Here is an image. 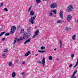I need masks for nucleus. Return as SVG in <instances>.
<instances>
[{"mask_svg":"<svg viewBox=\"0 0 78 78\" xmlns=\"http://www.w3.org/2000/svg\"><path fill=\"white\" fill-rule=\"evenodd\" d=\"M73 10V6L72 5H69L66 11L67 12H71Z\"/></svg>","mask_w":78,"mask_h":78,"instance_id":"obj_1","label":"nucleus"},{"mask_svg":"<svg viewBox=\"0 0 78 78\" xmlns=\"http://www.w3.org/2000/svg\"><path fill=\"white\" fill-rule=\"evenodd\" d=\"M36 18V16H34L33 17H31L30 18L29 22H31V23L32 24H34V20Z\"/></svg>","mask_w":78,"mask_h":78,"instance_id":"obj_2","label":"nucleus"},{"mask_svg":"<svg viewBox=\"0 0 78 78\" xmlns=\"http://www.w3.org/2000/svg\"><path fill=\"white\" fill-rule=\"evenodd\" d=\"M16 29V26H13L12 27L11 31H10V34H11L14 33L15 30Z\"/></svg>","mask_w":78,"mask_h":78,"instance_id":"obj_3","label":"nucleus"},{"mask_svg":"<svg viewBox=\"0 0 78 78\" xmlns=\"http://www.w3.org/2000/svg\"><path fill=\"white\" fill-rule=\"evenodd\" d=\"M28 34L27 32H24L23 34V39H27V38H28Z\"/></svg>","mask_w":78,"mask_h":78,"instance_id":"obj_4","label":"nucleus"},{"mask_svg":"<svg viewBox=\"0 0 78 78\" xmlns=\"http://www.w3.org/2000/svg\"><path fill=\"white\" fill-rule=\"evenodd\" d=\"M56 6H57V4L55 3H53L51 5V8H55Z\"/></svg>","mask_w":78,"mask_h":78,"instance_id":"obj_5","label":"nucleus"},{"mask_svg":"<svg viewBox=\"0 0 78 78\" xmlns=\"http://www.w3.org/2000/svg\"><path fill=\"white\" fill-rule=\"evenodd\" d=\"M45 58H43L42 61V64H43V67L45 66Z\"/></svg>","mask_w":78,"mask_h":78,"instance_id":"obj_6","label":"nucleus"},{"mask_svg":"<svg viewBox=\"0 0 78 78\" xmlns=\"http://www.w3.org/2000/svg\"><path fill=\"white\" fill-rule=\"evenodd\" d=\"M31 52V51H27L24 55V56L26 57L27 56H29V55L30 54V52Z\"/></svg>","mask_w":78,"mask_h":78,"instance_id":"obj_7","label":"nucleus"},{"mask_svg":"<svg viewBox=\"0 0 78 78\" xmlns=\"http://www.w3.org/2000/svg\"><path fill=\"white\" fill-rule=\"evenodd\" d=\"M31 38H29V39H27L26 41H25L24 43V44H26L27 43H29L30 42V41H31Z\"/></svg>","mask_w":78,"mask_h":78,"instance_id":"obj_8","label":"nucleus"},{"mask_svg":"<svg viewBox=\"0 0 78 78\" xmlns=\"http://www.w3.org/2000/svg\"><path fill=\"white\" fill-rule=\"evenodd\" d=\"M59 42H60V48H62V42L61 41V40H59Z\"/></svg>","mask_w":78,"mask_h":78,"instance_id":"obj_9","label":"nucleus"},{"mask_svg":"<svg viewBox=\"0 0 78 78\" xmlns=\"http://www.w3.org/2000/svg\"><path fill=\"white\" fill-rule=\"evenodd\" d=\"M76 73V71L74 72L73 75L71 76V78H76V77L75 76V75Z\"/></svg>","mask_w":78,"mask_h":78,"instance_id":"obj_10","label":"nucleus"},{"mask_svg":"<svg viewBox=\"0 0 78 78\" xmlns=\"http://www.w3.org/2000/svg\"><path fill=\"white\" fill-rule=\"evenodd\" d=\"M59 16L61 19H63V17L62 16H63V14L62 13V12L61 11L59 13Z\"/></svg>","mask_w":78,"mask_h":78,"instance_id":"obj_11","label":"nucleus"},{"mask_svg":"<svg viewBox=\"0 0 78 78\" xmlns=\"http://www.w3.org/2000/svg\"><path fill=\"white\" fill-rule=\"evenodd\" d=\"M64 20H59L57 21V23H63L64 22Z\"/></svg>","mask_w":78,"mask_h":78,"instance_id":"obj_12","label":"nucleus"},{"mask_svg":"<svg viewBox=\"0 0 78 78\" xmlns=\"http://www.w3.org/2000/svg\"><path fill=\"white\" fill-rule=\"evenodd\" d=\"M67 20L68 21H69V20H71V18H72V16L70 15H68L67 16Z\"/></svg>","mask_w":78,"mask_h":78,"instance_id":"obj_13","label":"nucleus"},{"mask_svg":"<svg viewBox=\"0 0 78 78\" xmlns=\"http://www.w3.org/2000/svg\"><path fill=\"white\" fill-rule=\"evenodd\" d=\"M30 16H34V11L33 10H31L30 12Z\"/></svg>","mask_w":78,"mask_h":78,"instance_id":"obj_14","label":"nucleus"},{"mask_svg":"<svg viewBox=\"0 0 78 78\" xmlns=\"http://www.w3.org/2000/svg\"><path fill=\"white\" fill-rule=\"evenodd\" d=\"M12 76L13 78H14L16 77V73L13 72L12 74Z\"/></svg>","mask_w":78,"mask_h":78,"instance_id":"obj_15","label":"nucleus"},{"mask_svg":"<svg viewBox=\"0 0 78 78\" xmlns=\"http://www.w3.org/2000/svg\"><path fill=\"white\" fill-rule=\"evenodd\" d=\"M39 33V30H37L35 32V35H36V36H37V35H38Z\"/></svg>","mask_w":78,"mask_h":78,"instance_id":"obj_16","label":"nucleus"},{"mask_svg":"<svg viewBox=\"0 0 78 78\" xmlns=\"http://www.w3.org/2000/svg\"><path fill=\"white\" fill-rule=\"evenodd\" d=\"M52 12H53L55 14H56V10H52L51 11Z\"/></svg>","mask_w":78,"mask_h":78,"instance_id":"obj_17","label":"nucleus"},{"mask_svg":"<svg viewBox=\"0 0 78 78\" xmlns=\"http://www.w3.org/2000/svg\"><path fill=\"white\" fill-rule=\"evenodd\" d=\"M38 52L39 53H46V51L45 50L44 51H41V50H38Z\"/></svg>","mask_w":78,"mask_h":78,"instance_id":"obj_18","label":"nucleus"},{"mask_svg":"<svg viewBox=\"0 0 78 78\" xmlns=\"http://www.w3.org/2000/svg\"><path fill=\"white\" fill-rule=\"evenodd\" d=\"M49 16H51V17H53L54 15L52 13V12H50V13L49 14Z\"/></svg>","mask_w":78,"mask_h":78,"instance_id":"obj_19","label":"nucleus"},{"mask_svg":"<svg viewBox=\"0 0 78 78\" xmlns=\"http://www.w3.org/2000/svg\"><path fill=\"white\" fill-rule=\"evenodd\" d=\"M76 37V34H74L73 35L72 37L73 40H75V37Z\"/></svg>","mask_w":78,"mask_h":78,"instance_id":"obj_20","label":"nucleus"},{"mask_svg":"<svg viewBox=\"0 0 78 78\" xmlns=\"http://www.w3.org/2000/svg\"><path fill=\"white\" fill-rule=\"evenodd\" d=\"M9 65L10 67H11V66H12V62H9Z\"/></svg>","mask_w":78,"mask_h":78,"instance_id":"obj_21","label":"nucleus"},{"mask_svg":"<svg viewBox=\"0 0 78 78\" xmlns=\"http://www.w3.org/2000/svg\"><path fill=\"white\" fill-rule=\"evenodd\" d=\"M6 33V32H1L0 34V36H2V35H3L4 34H5V33Z\"/></svg>","mask_w":78,"mask_h":78,"instance_id":"obj_22","label":"nucleus"},{"mask_svg":"<svg viewBox=\"0 0 78 78\" xmlns=\"http://www.w3.org/2000/svg\"><path fill=\"white\" fill-rule=\"evenodd\" d=\"M16 41H17V38H15V40L14 41L13 44L14 45H15L16 44Z\"/></svg>","mask_w":78,"mask_h":78,"instance_id":"obj_23","label":"nucleus"},{"mask_svg":"<svg viewBox=\"0 0 78 78\" xmlns=\"http://www.w3.org/2000/svg\"><path fill=\"white\" fill-rule=\"evenodd\" d=\"M53 59V57L51 56H49L48 57V59L49 60H52V59Z\"/></svg>","mask_w":78,"mask_h":78,"instance_id":"obj_24","label":"nucleus"},{"mask_svg":"<svg viewBox=\"0 0 78 78\" xmlns=\"http://www.w3.org/2000/svg\"><path fill=\"white\" fill-rule=\"evenodd\" d=\"M36 2L37 3H41V0H36Z\"/></svg>","mask_w":78,"mask_h":78,"instance_id":"obj_25","label":"nucleus"},{"mask_svg":"<svg viewBox=\"0 0 78 78\" xmlns=\"http://www.w3.org/2000/svg\"><path fill=\"white\" fill-rule=\"evenodd\" d=\"M23 31H24V30L23 29H21L20 31L21 34H22V33H23Z\"/></svg>","mask_w":78,"mask_h":78,"instance_id":"obj_26","label":"nucleus"},{"mask_svg":"<svg viewBox=\"0 0 78 78\" xmlns=\"http://www.w3.org/2000/svg\"><path fill=\"white\" fill-rule=\"evenodd\" d=\"M69 27H66L65 29L66 31H68V30H69Z\"/></svg>","mask_w":78,"mask_h":78,"instance_id":"obj_27","label":"nucleus"},{"mask_svg":"<svg viewBox=\"0 0 78 78\" xmlns=\"http://www.w3.org/2000/svg\"><path fill=\"white\" fill-rule=\"evenodd\" d=\"M4 10L5 11H6L7 12H8V10L7 9V8H6L4 9Z\"/></svg>","mask_w":78,"mask_h":78,"instance_id":"obj_28","label":"nucleus"},{"mask_svg":"<svg viewBox=\"0 0 78 78\" xmlns=\"http://www.w3.org/2000/svg\"><path fill=\"white\" fill-rule=\"evenodd\" d=\"M45 49V47L44 46H42L41 47V50H44Z\"/></svg>","mask_w":78,"mask_h":78,"instance_id":"obj_29","label":"nucleus"},{"mask_svg":"<svg viewBox=\"0 0 78 78\" xmlns=\"http://www.w3.org/2000/svg\"><path fill=\"white\" fill-rule=\"evenodd\" d=\"M31 8H32V7L31 6H30L29 8V10L28 11V12H30V11H31Z\"/></svg>","mask_w":78,"mask_h":78,"instance_id":"obj_30","label":"nucleus"},{"mask_svg":"<svg viewBox=\"0 0 78 78\" xmlns=\"http://www.w3.org/2000/svg\"><path fill=\"white\" fill-rule=\"evenodd\" d=\"M5 36H9V33H6L5 34Z\"/></svg>","mask_w":78,"mask_h":78,"instance_id":"obj_31","label":"nucleus"},{"mask_svg":"<svg viewBox=\"0 0 78 78\" xmlns=\"http://www.w3.org/2000/svg\"><path fill=\"white\" fill-rule=\"evenodd\" d=\"M22 74L23 76H24L25 75H26V74H25V73H22Z\"/></svg>","mask_w":78,"mask_h":78,"instance_id":"obj_32","label":"nucleus"},{"mask_svg":"<svg viewBox=\"0 0 78 78\" xmlns=\"http://www.w3.org/2000/svg\"><path fill=\"white\" fill-rule=\"evenodd\" d=\"M4 52H8V50L6 49H5L4 50Z\"/></svg>","mask_w":78,"mask_h":78,"instance_id":"obj_33","label":"nucleus"},{"mask_svg":"<svg viewBox=\"0 0 78 78\" xmlns=\"http://www.w3.org/2000/svg\"><path fill=\"white\" fill-rule=\"evenodd\" d=\"M37 62L38 64H41V63H42V62H41L40 61H37Z\"/></svg>","mask_w":78,"mask_h":78,"instance_id":"obj_34","label":"nucleus"},{"mask_svg":"<svg viewBox=\"0 0 78 78\" xmlns=\"http://www.w3.org/2000/svg\"><path fill=\"white\" fill-rule=\"evenodd\" d=\"M5 37L4 38H3L2 39V41H5Z\"/></svg>","mask_w":78,"mask_h":78,"instance_id":"obj_35","label":"nucleus"},{"mask_svg":"<svg viewBox=\"0 0 78 78\" xmlns=\"http://www.w3.org/2000/svg\"><path fill=\"white\" fill-rule=\"evenodd\" d=\"M36 35H35V34L33 36V38H35V37H36Z\"/></svg>","mask_w":78,"mask_h":78,"instance_id":"obj_36","label":"nucleus"},{"mask_svg":"<svg viewBox=\"0 0 78 78\" xmlns=\"http://www.w3.org/2000/svg\"><path fill=\"white\" fill-rule=\"evenodd\" d=\"M74 57V55L73 54H72L71 55V58H73Z\"/></svg>","mask_w":78,"mask_h":78,"instance_id":"obj_37","label":"nucleus"},{"mask_svg":"<svg viewBox=\"0 0 78 78\" xmlns=\"http://www.w3.org/2000/svg\"><path fill=\"white\" fill-rule=\"evenodd\" d=\"M72 67V64L70 65L69 66V68H70V67Z\"/></svg>","mask_w":78,"mask_h":78,"instance_id":"obj_38","label":"nucleus"},{"mask_svg":"<svg viewBox=\"0 0 78 78\" xmlns=\"http://www.w3.org/2000/svg\"><path fill=\"white\" fill-rule=\"evenodd\" d=\"M18 62H19V60H16L15 62L16 63H17Z\"/></svg>","mask_w":78,"mask_h":78,"instance_id":"obj_39","label":"nucleus"},{"mask_svg":"<svg viewBox=\"0 0 78 78\" xmlns=\"http://www.w3.org/2000/svg\"><path fill=\"white\" fill-rule=\"evenodd\" d=\"M3 3H2L1 4H0V6H2V5H3Z\"/></svg>","mask_w":78,"mask_h":78,"instance_id":"obj_40","label":"nucleus"},{"mask_svg":"<svg viewBox=\"0 0 78 78\" xmlns=\"http://www.w3.org/2000/svg\"><path fill=\"white\" fill-rule=\"evenodd\" d=\"M25 63V62H23L22 63V64H24Z\"/></svg>","mask_w":78,"mask_h":78,"instance_id":"obj_41","label":"nucleus"},{"mask_svg":"<svg viewBox=\"0 0 78 78\" xmlns=\"http://www.w3.org/2000/svg\"><path fill=\"white\" fill-rule=\"evenodd\" d=\"M22 39H23V38H20V41H21V40H22Z\"/></svg>","mask_w":78,"mask_h":78,"instance_id":"obj_42","label":"nucleus"},{"mask_svg":"<svg viewBox=\"0 0 78 78\" xmlns=\"http://www.w3.org/2000/svg\"><path fill=\"white\" fill-rule=\"evenodd\" d=\"M5 54H3V55H2V56H3V57H5Z\"/></svg>","mask_w":78,"mask_h":78,"instance_id":"obj_43","label":"nucleus"},{"mask_svg":"<svg viewBox=\"0 0 78 78\" xmlns=\"http://www.w3.org/2000/svg\"><path fill=\"white\" fill-rule=\"evenodd\" d=\"M20 41V40L19 39H17V42H19V41Z\"/></svg>","mask_w":78,"mask_h":78,"instance_id":"obj_44","label":"nucleus"},{"mask_svg":"<svg viewBox=\"0 0 78 78\" xmlns=\"http://www.w3.org/2000/svg\"><path fill=\"white\" fill-rule=\"evenodd\" d=\"M37 55H38V54H37L35 55V56H37Z\"/></svg>","mask_w":78,"mask_h":78,"instance_id":"obj_45","label":"nucleus"},{"mask_svg":"<svg viewBox=\"0 0 78 78\" xmlns=\"http://www.w3.org/2000/svg\"><path fill=\"white\" fill-rule=\"evenodd\" d=\"M54 50L55 51H56V48H55L54 49Z\"/></svg>","mask_w":78,"mask_h":78,"instance_id":"obj_46","label":"nucleus"},{"mask_svg":"<svg viewBox=\"0 0 78 78\" xmlns=\"http://www.w3.org/2000/svg\"><path fill=\"white\" fill-rule=\"evenodd\" d=\"M77 23H78V20H77Z\"/></svg>","mask_w":78,"mask_h":78,"instance_id":"obj_47","label":"nucleus"},{"mask_svg":"<svg viewBox=\"0 0 78 78\" xmlns=\"http://www.w3.org/2000/svg\"><path fill=\"white\" fill-rule=\"evenodd\" d=\"M0 30H2V29H0Z\"/></svg>","mask_w":78,"mask_h":78,"instance_id":"obj_48","label":"nucleus"}]
</instances>
